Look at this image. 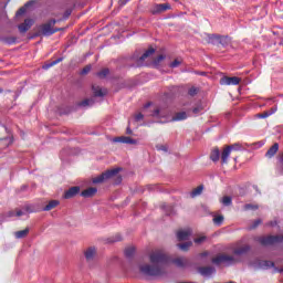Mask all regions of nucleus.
I'll return each mask as SVG.
<instances>
[{
  "instance_id": "obj_1",
  "label": "nucleus",
  "mask_w": 283,
  "mask_h": 283,
  "mask_svg": "<svg viewBox=\"0 0 283 283\" xmlns=\"http://www.w3.org/2000/svg\"><path fill=\"white\" fill-rule=\"evenodd\" d=\"M150 264L139 265V271L143 275H147L148 277H158L165 273V269H163V264L167 262V254L161 250H155L149 254Z\"/></svg>"
},
{
  "instance_id": "obj_2",
  "label": "nucleus",
  "mask_w": 283,
  "mask_h": 283,
  "mask_svg": "<svg viewBox=\"0 0 283 283\" xmlns=\"http://www.w3.org/2000/svg\"><path fill=\"white\" fill-rule=\"evenodd\" d=\"M119 172H120V168H114L111 170H106L102 175L94 177L92 179V182H93V185H101L107 180H112V178H117V180L115 181V185H120L123 178L120 176H118Z\"/></svg>"
},
{
  "instance_id": "obj_3",
  "label": "nucleus",
  "mask_w": 283,
  "mask_h": 283,
  "mask_svg": "<svg viewBox=\"0 0 283 283\" xmlns=\"http://www.w3.org/2000/svg\"><path fill=\"white\" fill-rule=\"evenodd\" d=\"M238 262L239 260L235 259V256L228 253H219L212 258V264H216V266H220V264H223L224 266H231L232 264H238Z\"/></svg>"
},
{
  "instance_id": "obj_4",
  "label": "nucleus",
  "mask_w": 283,
  "mask_h": 283,
  "mask_svg": "<svg viewBox=\"0 0 283 283\" xmlns=\"http://www.w3.org/2000/svg\"><path fill=\"white\" fill-rule=\"evenodd\" d=\"M259 242L263 245V247H269L271 244H277L280 242H283V234H279V235H269V237H261L259 238Z\"/></svg>"
},
{
  "instance_id": "obj_5",
  "label": "nucleus",
  "mask_w": 283,
  "mask_h": 283,
  "mask_svg": "<svg viewBox=\"0 0 283 283\" xmlns=\"http://www.w3.org/2000/svg\"><path fill=\"white\" fill-rule=\"evenodd\" d=\"M54 25H56V20H50L49 22L41 27V34H43L44 36H50L55 32H59V30L54 29Z\"/></svg>"
},
{
  "instance_id": "obj_6",
  "label": "nucleus",
  "mask_w": 283,
  "mask_h": 283,
  "mask_svg": "<svg viewBox=\"0 0 283 283\" xmlns=\"http://www.w3.org/2000/svg\"><path fill=\"white\" fill-rule=\"evenodd\" d=\"M167 10H171V4L161 3V4H154L150 9V12L151 14H163V12H167Z\"/></svg>"
},
{
  "instance_id": "obj_7",
  "label": "nucleus",
  "mask_w": 283,
  "mask_h": 283,
  "mask_svg": "<svg viewBox=\"0 0 283 283\" xmlns=\"http://www.w3.org/2000/svg\"><path fill=\"white\" fill-rule=\"evenodd\" d=\"M242 80L238 76L229 77V76H223L220 80L221 85H240V82Z\"/></svg>"
},
{
  "instance_id": "obj_8",
  "label": "nucleus",
  "mask_w": 283,
  "mask_h": 283,
  "mask_svg": "<svg viewBox=\"0 0 283 283\" xmlns=\"http://www.w3.org/2000/svg\"><path fill=\"white\" fill-rule=\"evenodd\" d=\"M113 143H123L124 145H138V139H134L127 136H120L113 138Z\"/></svg>"
},
{
  "instance_id": "obj_9",
  "label": "nucleus",
  "mask_w": 283,
  "mask_h": 283,
  "mask_svg": "<svg viewBox=\"0 0 283 283\" xmlns=\"http://www.w3.org/2000/svg\"><path fill=\"white\" fill-rule=\"evenodd\" d=\"M155 52H156V49L154 48H149L147 51H145V53L137 59L138 65H144L145 61H147L149 56H153Z\"/></svg>"
},
{
  "instance_id": "obj_10",
  "label": "nucleus",
  "mask_w": 283,
  "mask_h": 283,
  "mask_svg": "<svg viewBox=\"0 0 283 283\" xmlns=\"http://www.w3.org/2000/svg\"><path fill=\"white\" fill-rule=\"evenodd\" d=\"M33 23H34V20L32 19L24 20V22L18 27L19 32H21L22 34H25V32H28V30L32 28Z\"/></svg>"
},
{
  "instance_id": "obj_11",
  "label": "nucleus",
  "mask_w": 283,
  "mask_h": 283,
  "mask_svg": "<svg viewBox=\"0 0 283 283\" xmlns=\"http://www.w3.org/2000/svg\"><path fill=\"white\" fill-rule=\"evenodd\" d=\"M232 149H233V146H227L221 153V163L223 165H227V163H229V157L231 156Z\"/></svg>"
},
{
  "instance_id": "obj_12",
  "label": "nucleus",
  "mask_w": 283,
  "mask_h": 283,
  "mask_svg": "<svg viewBox=\"0 0 283 283\" xmlns=\"http://www.w3.org/2000/svg\"><path fill=\"white\" fill-rule=\"evenodd\" d=\"M192 231L191 229H185L177 232V238L179 242H182L185 240H189V237L191 235Z\"/></svg>"
},
{
  "instance_id": "obj_13",
  "label": "nucleus",
  "mask_w": 283,
  "mask_h": 283,
  "mask_svg": "<svg viewBox=\"0 0 283 283\" xmlns=\"http://www.w3.org/2000/svg\"><path fill=\"white\" fill-rule=\"evenodd\" d=\"M199 273L203 275V277H209L216 273V268L213 266H203L199 268Z\"/></svg>"
},
{
  "instance_id": "obj_14",
  "label": "nucleus",
  "mask_w": 283,
  "mask_h": 283,
  "mask_svg": "<svg viewBox=\"0 0 283 283\" xmlns=\"http://www.w3.org/2000/svg\"><path fill=\"white\" fill-rule=\"evenodd\" d=\"M80 191L81 188L78 186L72 187L64 193V198L70 200V198H74V196H76Z\"/></svg>"
},
{
  "instance_id": "obj_15",
  "label": "nucleus",
  "mask_w": 283,
  "mask_h": 283,
  "mask_svg": "<svg viewBox=\"0 0 283 283\" xmlns=\"http://www.w3.org/2000/svg\"><path fill=\"white\" fill-rule=\"evenodd\" d=\"M97 191H98V189L91 187V188H87L84 191H82L81 196L83 198H93V196H96Z\"/></svg>"
},
{
  "instance_id": "obj_16",
  "label": "nucleus",
  "mask_w": 283,
  "mask_h": 283,
  "mask_svg": "<svg viewBox=\"0 0 283 283\" xmlns=\"http://www.w3.org/2000/svg\"><path fill=\"white\" fill-rule=\"evenodd\" d=\"M178 120H187V113L186 112L176 113L175 116H172L169 119V123H176Z\"/></svg>"
},
{
  "instance_id": "obj_17",
  "label": "nucleus",
  "mask_w": 283,
  "mask_h": 283,
  "mask_svg": "<svg viewBox=\"0 0 283 283\" xmlns=\"http://www.w3.org/2000/svg\"><path fill=\"white\" fill-rule=\"evenodd\" d=\"M84 255L87 262H92L96 255V249L94 248L86 249V251L84 252Z\"/></svg>"
},
{
  "instance_id": "obj_18",
  "label": "nucleus",
  "mask_w": 283,
  "mask_h": 283,
  "mask_svg": "<svg viewBox=\"0 0 283 283\" xmlns=\"http://www.w3.org/2000/svg\"><path fill=\"white\" fill-rule=\"evenodd\" d=\"M150 116H154L155 118H165L167 117V111L163 108H155L153 111V114H150Z\"/></svg>"
},
{
  "instance_id": "obj_19",
  "label": "nucleus",
  "mask_w": 283,
  "mask_h": 283,
  "mask_svg": "<svg viewBox=\"0 0 283 283\" xmlns=\"http://www.w3.org/2000/svg\"><path fill=\"white\" fill-rule=\"evenodd\" d=\"M92 90H93L94 96H96V97H103V96H105V94H107V90L103 91V88H101V86L93 85Z\"/></svg>"
},
{
  "instance_id": "obj_20",
  "label": "nucleus",
  "mask_w": 283,
  "mask_h": 283,
  "mask_svg": "<svg viewBox=\"0 0 283 283\" xmlns=\"http://www.w3.org/2000/svg\"><path fill=\"white\" fill-rule=\"evenodd\" d=\"M280 149V145L277 143H275L265 154V156L268 158H273V156H275L277 154Z\"/></svg>"
},
{
  "instance_id": "obj_21",
  "label": "nucleus",
  "mask_w": 283,
  "mask_h": 283,
  "mask_svg": "<svg viewBox=\"0 0 283 283\" xmlns=\"http://www.w3.org/2000/svg\"><path fill=\"white\" fill-rule=\"evenodd\" d=\"M28 233H30V228L14 232V235L17 240H21L23 238H28Z\"/></svg>"
},
{
  "instance_id": "obj_22",
  "label": "nucleus",
  "mask_w": 283,
  "mask_h": 283,
  "mask_svg": "<svg viewBox=\"0 0 283 283\" xmlns=\"http://www.w3.org/2000/svg\"><path fill=\"white\" fill-rule=\"evenodd\" d=\"M210 160L213 163H218L220 160V149L213 148L211 154H210Z\"/></svg>"
},
{
  "instance_id": "obj_23",
  "label": "nucleus",
  "mask_w": 283,
  "mask_h": 283,
  "mask_svg": "<svg viewBox=\"0 0 283 283\" xmlns=\"http://www.w3.org/2000/svg\"><path fill=\"white\" fill-rule=\"evenodd\" d=\"M59 207V200H51L44 208L43 211H52Z\"/></svg>"
},
{
  "instance_id": "obj_24",
  "label": "nucleus",
  "mask_w": 283,
  "mask_h": 283,
  "mask_svg": "<svg viewBox=\"0 0 283 283\" xmlns=\"http://www.w3.org/2000/svg\"><path fill=\"white\" fill-rule=\"evenodd\" d=\"M249 245H243L240 248L234 249L233 254L234 255H244V253H247L249 251Z\"/></svg>"
},
{
  "instance_id": "obj_25",
  "label": "nucleus",
  "mask_w": 283,
  "mask_h": 283,
  "mask_svg": "<svg viewBox=\"0 0 283 283\" xmlns=\"http://www.w3.org/2000/svg\"><path fill=\"white\" fill-rule=\"evenodd\" d=\"M14 216H17V218H21V216H23V211L10 210L9 212L6 213V218H14Z\"/></svg>"
},
{
  "instance_id": "obj_26",
  "label": "nucleus",
  "mask_w": 283,
  "mask_h": 283,
  "mask_svg": "<svg viewBox=\"0 0 283 283\" xmlns=\"http://www.w3.org/2000/svg\"><path fill=\"white\" fill-rule=\"evenodd\" d=\"M187 259L185 258H177L174 260V264H176V266H179L180 269H182V266H187Z\"/></svg>"
},
{
  "instance_id": "obj_27",
  "label": "nucleus",
  "mask_w": 283,
  "mask_h": 283,
  "mask_svg": "<svg viewBox=\"0 0 283 283\" xmlns=\"http://www.w3.org/2000/svg\"><path fill=\"white\" fill-rule=\"evenodd\" d=\"M192 245H193V242L191 241L177 244L178 249H180L181 251H189V248H191Z\"/></svg>"
},
{
  "instance_id": "obj_28",
  "label": "nucleus",
  "mask_w": 283,
  "mask_h": 283,
  "mask_svg": "<svg viewBox=\"0 0 283 283\" xmlns=\"http://www.w3.org/2000/svg\"><path fill=\"white\" fill-rule=\"evenodd\" d=\"M203 190H205V186H199L195 188L190 193L191 198H196L197 196H200Z\"/></svg>"
},
{
  "instance_id": "obj_29",
  "label": "nucleus",
  "mask_w": 283,
  "mask_h": 283,
  "mask_svg": "<svg viewBox=\"0 0 283 283\" xmlns=\"http://www.w3.org/2000/svg\"><path fill=\"white\" fill-rule=\"evenodd\" d=\"M258 209H260V206L253 203H247L243 206V211H258Z\"/></svg>"
},
{
  "instance_id": "obj_30",
  "label": "nucleus",
  "mask_w": 283,
  "mask_h": 283,
  "mask_svg": "<svg viewBox=\"0 0 283 283\" xmlns=\"http://www.w3.org/2000/svg\"><path fill=\"white\" fill-rule=\"evenodd\" d=\"M136 253V248L134 247H128L125 249V255L126 258H132Z\"/></svg>"
},
{
  "instance_id": "obj_31",
  "label": "nucleus",
  "mask_w": 283,
  "mask_h": 283,
  "mask_svg": "<svg viewBox=\"0 0 283 283\" xmlns=\"http://www.w3.org/2000/svg\"><path fill=\"white\" fill-rule=\"evenodd\" d=\"M163 61H165V55L161 54L154 59L153 64L155 65V67H158V65H160Z\"/></svg>"
},
{
  "instance_id": "obj_32",
  "label": "nucleus",
  "mask_w": 283,
  "mask_h": 283,
  "mask_svg": "<svg viewBox=\"0 0 283 283\" xmlns=\"http://www.w3.org/2000/svg\"><path fill=\"white\" fill-rule=\"evenodd\" d=\"M61 61H63L62 57H60V59H57V60H55V61H53V62H51L49 64H45L43 66V70H50V67H53V65H56V64L61 63Z\"/></svg>"
},
{
  "instance_id": "obj_33",
  "label": "nucleus",
  "mask_w": 283,
  "mask_h": 283,
  "mask_svg": "<svg viewBox=\"0 0 283 283\" xmlns=\"http://www.w3.org/2000/svg\"><path fill=\"white\" fill-rule=\"evenodd\" d=\"M222 205H224V207H231L232 203V199L229 196H226L221 199Z\"/></svg>"
},
{
  "instance_id": "obj_34",
  "label": "nucleus",
  "mask_w": 283,
  "mask_h": 283,
  "mask_svg": "<svg viewBox=\"0 0 283 283\" xmlns=\"http://www.w3.org/2000/svg\"><path fill=\"white\" fill-rule=\"evenodd\" d=\"M261 266H262L263 269H271V268L275 266V263H273V261H263V262L261 263Z\"/></svg>"
},
{
  "instance_id": "obj_35",
  "label": "nucleus",
  "mask_w": 283,
  "mask_h": 283,
  "mask_svg": "<svg viewBox=\"0 0 283 283\" xmlns=\"http://www.w3.org/2000/svg\"><path fill=\"white\" fill-rule=\"evenodd\" d=\"M107 74H109V69H103L102 71H99V72L97 73V76H98L99 78H105V77L107 76Z\"/></svg>"
},
{
  "instance_id": "obj_36",
  "label": "nucleus",
  "mask_w": 283,
  "mask_h": 283,
  "mask_svg": "<svg viewBox=\"0 0 283 283\" xmlns=\"http://www.w3.org/2000/svg\"><path fill=\"white\" fill-rule=\"evenodd\" d=\"M181 64H182V60L176 59L174 62H171V63L169 64V67H172V69L179 67V65H181Z\"/></svg>"
},
{
  "instance_id": "obj_37",
  "label": "nucleus",
  "mask_w": 283,
  "mask_h": 283,
  "mask_svg": "<svg viewBox=\"0 0 283 283\" xmlns=\"http://www.w3.org/2000/svg\"><path fill=\"white\" fill-rule=\"evenodd\" d=\"M94 103V99H84L80 103L81 107H87Z\"/></svg>"
},
{
  "instance_id": "obj_38",
  "label": "nucleus",
  "mask_w": 283,
  "mask_h": 283,
  "mask_svg": "<svg viewBox=\"0 0 283 283\" xmlns=\"http://www.w3.org/2000/svg\"><path fill=\"white\" fill-rule=\"evenodd\" d=\"M213 222H214V224L220 226V224H222V222H224V217L223 216L214 217Z\"/></svg>"
},
{
  "instance_id": "obj_39",
  "label": "nucleus",
  "mask_w": 283,
  "mask_h": 283,
  "mask_svg": "<svg viewBox=\"0 0 283 283\" xmlns=\"http://www.w3.org/2000/svg\"><path fill=\"white\" fill-rule=\"evenodd\" d=\"M206 240H207V237L201 235V237H199V238H196V239L193 240V242H195V244H202V242H205Z\"/></svg>"
},
{
  "instance_id": "obj_40",
  "label": "nucleus",
  "mask_w": 283,
  "mask_h": 283,
  "mask_svg": "<svg viewBox=\"0 0 283 283\" xmlns=\"http://www.w3.org/2000/svg\"><path fill=\"white\" fill-rule=\"evenodd\" d=\"M188 94L189 96H196V94H198V87L196 86L190 87L188 91Z\"/></svg>"
},
{
  "instance_id": "obj_41",
  "label": "nucleus",
  "mask_w": 283,
  "mask_h": 283,
  "mask_svg": "<svg viewBox=\"0 0 283 283\" xmlns=\"http://www.w3.org/2000/svg\"><path fill=\"white\" fill-rule=\"evenodd\" d=\"M6 43H8L9 45H12V43H17V38H6L4 39Z\"/></svg>"
},
{
  "instance_id": "obj_42",
  "label": "nucleus",
  "mask_w": 283,
  "mask_h": 283,
  "mask_svg": "<svg viewBox=\"0 0 283 283\" xmlns=\"http://www.w3.org/2000/svg\"><path fill=\"white\" fill-rule=\"evenodd\" d=\"M262 222V219H256L252 226H250V229H258L260 227V223Z\"/></svg>"
},
{
  "instance_id": "obj_43",
  "label": "nucleus",
  "mask_w": 283,
  "mask_h": 283,
  "mask_svg": "<svg viewBox=\"0 0 283 283\" xmlns=\"http://www.w3.org/2000/svg\"><path fill=\"white\" fill-rule=\"evenodd\" d=\"M25 12H27L25 7H22V8H20V9L17 11V17H21V15L25 14Z\"/></svg>"
},
{
  "instance_id": "obj_44",
  "label": "nucleus",
  "mask_w": 283,
  "mask_h": 283,
  "mask_svg": "<svg viewBox=\"0 0 283 283\" xmlns=\"http://www.w3.org/2000/svg\"><path fill=\"white\" fill-rule=\"evenodd\" d=\"M156 148L158 151H168L167 145H157Z\"/></svg>"
},
{
  "instance_id": "obj_45",
  "label": "nucleus",
  "mask_w": 283,
  "mask_h": 283,
  "mask_svg": "<svg viewBox=\"0 0 283 283\" xmlns=\"http://www.w3.org/2000/svg\"><path fill=\"white\" fill-rule=\"evenodd\" d=\"M91 70H92V66H91V65H87V66H85V67L82 70L81 74H90Z\"/></svg>"
},
{
  "instance_id": "obj_46",
  "label": "nucleus",
  "mask_w": 283,
  "mask_h": 283,
  "mask_svg": "<svg viewBox=\"0 0 283 283\" xmlns=\"http://www.w3.org/2000/svg\"><path fill=\"white\" fill-rule=\"evenodd\" d=\"M202 111V106H196L193 109H192V112H193V114H200V112Z\"/></svg>"
},
{
  "instance_id": "obj_47",
  "label": "nucleus",
  "mask_w": 283,
  "mask_h": 283,
  "mask_svg": "<svg viewBox=\"0 0 283 283\" xmlns=\"http://www.w3.org/2000/svg\"><path fill=\"white\" fill-rule=\"evenodd\" d=\"M269 116H271V114L268 112L258 115L259 118H269Z\"/></svg>"
},
{
  "instance_id": "obj_48",
  "label": "nucleus",
  "mask_w": 283,
  "mask_h": 283,
  "mask_svg": "<svg viewBox=\"0 0 283 283\" xmlns=\"http://www.w3.org/2000/svg\"><path fill=\"white\" fill-rule=\"evenodd\" d=\"M145 116L142 113L135 115V120H143Z\"/></svg>"
},
{
  "instance_id": "obj_49",
  "label": "nucleus",
  "mask_w": 283,
  "mask_h": 283,
  "mask_svg": "<svg viewBox=\"0 0 283 283\" xmlns=\"http://www.w3.org/2000/svg\"><path fill=\"white\" fill-rule=\"evenodd\" d=\"M70 14H72V10L71 9L65 11L64 19H67V17H70Z\"/></svg>"
},
{
  "instance_id": "obj_50",
  "label": "nucleus",
  "mask_w": 283,
  "mask_h": 283,
  "mask_svg": "<svg viewBox=\"0 0 283 283\" xmlns=\"http://www.w3.org/2000/svg\"><path fill=\"white\" fill-rule=\"evenodd\" d=\"M128 1L129 0H119V6H125V4H127Z\"/></svg>"
},
{
  "instance_id": "obj_51",
  "label": "nucleus",
  "mask_w": 283,
  "mask_h": 283,
  "mask_svg": "<svg viewBox=\"0 0 283 283\" xmlns=\"http://www.w3.org/2000/svg\"><path fill=\"white\" fill-rule=\"evenodd\" d=\"M126 134L132 135V134H134V132L132 130V128L127 127Z\"/></svg>"
},
{
  "instance_id": "obj_52",
  "label": "nucleus",
  "mask_w": 283,
  "mask_h": 283,
  "mask_svg": "<svg viewBox=\"0 0 283 283\" xmlns=\"http://www.w3.org/2000/svg\"><path fill=\"white\" fill-rule=\"evenodd\" d=\"M111 242H120V235H117L115 240H112Z\"/></svg>"
},
{
  "instance_id": "obj_53",
  "label": "nucleus",
  "mask_w": 283,
  "mask_h": 283,
  "mask_svg": "<svg viewBox=\"0 0 283 283\" xmlns=\"http://www.w3.org/2000/svg\"><path fill=\"white\" fill-rule=\"evenodd\" d=\"M275 224H277L276 222H270L271 227H275Z\"/></svg>"
},
{
  "instance_id": "obj_54",
  "label": "nucleus",
  "mask_w": 283,
  "mask_h": 283,
  "mask_svg": "<svg viewBox=\"0 0 283 283\" xmlns=\"http://www.w3.org/2000/svg\"><path fill=\"white\" fill-rule=\"evenodd\" d=\"M279 273H283V268L281 270H279Z\"/></svg>"
},
{
  "instance_id": "obj_55",
  "label": "nucleus",
  "mask_w": 283,
  "mask_h": 283,
  "mask_svg": "<svg viewBox=\"0 0 283 283\" xmlns=\"http://www.w3.org/2000/svg\"><path fill=\"white\" fill-rule=\"evenodd\" d=\"M202 76H205V73H200Z\"/></svg>"
},
{
  "instance_id": "obj_56",
  "label": "nucleus",
  "mask_w": 283,
  "mask_h": 283,
  "mask_svg": "<svg viewBox=\"0 0 283 283\" xmlns=\"http://www.w3.org/2000/svg\"><path fill=\"white\" fill-rule=\"evenodd\" d=\"M145 107H149V104H148V105H146Z\"/></svg>"
}]
</instances>
